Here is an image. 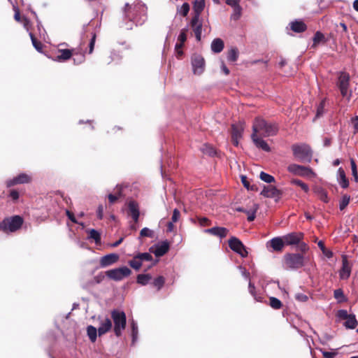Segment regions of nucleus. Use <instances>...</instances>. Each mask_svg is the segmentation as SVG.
Listing matches in <instances>:
<instances>
[{"mask_svg":"<svg viewBox=\"0 0 358 358\" xmlns=\"http://www.w3.org/2000/svg\"><path fill=\"white\" fill-rule=\"evenodd\" d=\"M278 126L275 122H268L264 119L257 117L252 124V134L262 137H269L277 134Z\"/></svg>","mask_w":358,"mask_h":358,"instance_id":"nucleus-1","label":"nucleus"},{"mask_svg":"<svg viewBox=\"0 0 358 358\" xmlns=\"http://www.w3.org/2000/svg\"><path fill=\"white\" fill-rule=\"evenodd\" d=\"M306 257L300 253H286L283 256V266L287 270H297L304 266Z\"/></svg>","mask_w":358,"mask_h":358,"instance_id":"nucleus-2","label":"nucleus"},{"mask_svg":"<svg viewBox=\"0 0 358 358\" xmlns=\"http://www.w3.org/2000/svg\"><path fill=\"white\" fill-rule=\"evenodd\" d=\"M111 318L114 324V334L117 337H120L126 327V315L124 311L118 309H114L111 311Z\"/></svg>","mask_w":358,"mask_h":358,"instance_id":"nucleus-3","label":"nucleus"},{"mask_svg":"<svg viewBox=\"0 0 358 358\" xmlns=\"http://www.w3.org/2000/svg\"><path fill=\"white\" fill-rule=\"evenodd\" d=\"M292 150L293 155L296 158L299 159L301 162H310L312 159L313 152L310 145L308 144H293L292 145Z\"/></svg>","mask_w":358,"mask_h":358,"instance_id":"nucleus-4","label":"nucleus"},{"mask_svg":"<svg viewBox=\"0 0 358 358\" xmlns=\"http://www.w3.org/2000/svg\"><path fill=\"white\" fill-rule=\"evenodd\" d=\"M23 222L24 220L20 215L7 217L0 222V230L6 233L15 232L22 227Z\"/></svg>","mask_w":358,"mask_h":358,"instance_id":"nucleus-5","label":"nucleus"},{"mask_svg":"<svg viewBox=\"0 0 358 358\" xmlns=\"http://www.w3.org/2000/svg\"><path fill=\"white\" fill-rule=\"evenodd\" d=\"M131 271L127 266H122L106 271V275L110 280L115 281L122 280L129 276Z\"/></svg>","mask_w":358,"mask_h":358,"instance_id":"nucleus-6","label":"nucleus"},{"mask_svg":"<svg viewBox=\"0 0 358 358\" xmlns=\"http://www.w3.org/2000/svg\"><path fill=\"white\" fill-rule=\"evenodd\" d=\"M350 77L348 73L341 71L338 78L337 86L343 97L348 96V89L350 86ZM351 94H349V97Z\"/></svg>","mask_w":358,"mask_h":358,"instance_id":"nucleus-7","label":"nucleus"},{"mask_svg":"<svg viewBox=\"0 0 358 358\" xmlns=\"http://www.w3.org/2000/svg\"><path fill=\"white\" fill-rule=\"evenodd\" d=\"M287 171L293 175L301 177H310L315 174L312 169L310 167L299 165L296 164H289L287 166Z\"/></svg>","mask_w":358,"mask_h":358,"instance_id":"nucleus-8","label":"nucleus"},{"mask_svg":"<svg viewBox=\"0 0 358 358\" xmlns=\"http://www.w3.org/2000/svg\"><path fill=\"white\" fill-rule=\"evenodd\" d=\"M229 247L231 250L238 254L242 257H246L248 252L243 243L236 237H231L229 241Z\"/></svg>","mask_w":358,"mask_h":358,"instance_id":"nucleus-9","label":"nucleus"},{"mask_svg":"<svg viewBox=\"0 0 358 358\" xmlns=\"http://www.w3.org/2000/svg\"><path fill=\"white\" fill-rule=\"evenodd\" d=\"M192 65L194 74L201 75L205 68V60L200 55H194L192 58Z\"/></svg>","mask_w":358,"mask_h":358,"instance_id":"nucleus-10","label":"nucleus"},{"mask_svg":"<svg viewBox=\"0 0 358 358\" xmlns=\"http://www.w3.org/2000/svg\"><path fill=\"white\" fill-rule=\"evenodd\" d=\"M244 130L243 124L239 122L231 125V142L235 146L238 145V141L242 138V134Z\"/></svg>","mask_w":358,"mask_h":358,"instance_id":"nucleus-11","label":"nucleus"},{"mask_svg":"<svg viewBox=\"0 0 358 358\" xmlns=\"http://www.w3.org/2000/svg\"><path fill=\"white\" fill-rule=\"evenodd\" d=\"M286 245H296L304 238V234L302 232H292L283 236Z\"/></svg>","mask_w":358,"mask_h":358,"instance_id":"nucleus-12","label":"nucleus"},{"mask_svg":"<svg viewBox=\"0 0 358 358\" xmlns=\"http://www.w3.org/2000/svg\"><path fill=\"white\" fill-rule=\"evenodd\" d=\"M282 194L281 190L278 189L275 186L269 185L265 186L261 192V195L266 198H276L279 199Z\"/></svg>","mask_w":358,"mask_h":358,"instance_id":"nucleus-13","label":"nucleus"},{"mask_svg":"<svg viewBox=\"0 0 358 358\" xmlns=\"http://www.w3.org/2000/svg\"><path fill=\"white\" fill-rule=\"evenodd\" d=\"M190 25L194 31L196 41H200L202 32V22L197 17H192Z\"/></svg>","mask_w":358,"mask_h":358,"instance_id":"nucleus-14","label":"nucleus"},{"mask_svg":"<svg viewBox=\"0 0 358 358\" xmlns=\"http://www.w3.org/2000/svg\"><path fill=\"white\" fill-rule=\"evenodd\" d=\"M31 181V177L26 173H20L13 179L7 181V186L11 187L18 184L29 183Z\"/></svg>","mask_w":358,"mask_h":358,"instance_id":"nucleus-15","label":"nucleus"},{"mask_svg":"<svg viewBox=\"0 0 358 358\" xmlns=\"http://www.w3.org/2000/svg\"><path fill=\"white\" fill-rule=\"evenodd\" d=\"M267 245H269L272 248L273 250L278 252H281L283 250L285 243V240L282 237H275L270 240L267 243Z\"/></svg>","mask_w":358,"mask_h":358,"instance_id":"nucleus-16","label":"nucleus"},{"mask_svg":"<svg viewBox=\"0 0 358 358\" xmlns=\"http://www.w3.org/2000/svg\"><path fill=\"white\" fill-rule=\"evenodd\" d=\"M100 323L98 327V334L99 336H101L107 332H108L112 329V322L108 317H99Z\"/></svg>","mask_w":358,"mask_h":358,"instance_id":"nucleus-17","label":"nucleus"},{"mask_svg":"<svg viewBox=\"0 0 358 358\" xmlns=\"http://www.w3.org/2000/svg\"><path fill=\"white\" fill-rule=\"evenodd\" d=\"M351 273V266L348 260L347 255L342 256V267L340 270V277L342 279H347L349 278Z\"/></svg>","mask_w":358,"mask_h":358,"instance_id":"nucleus-18","label":"nucleus"},{"mask_svg":"<svg viewBox=\"0 0 358 358\" xmlns=\"http://www.w3.org/2000/svg\"><path fill=\"white\" fill-rule=\"evenodd\" d=\"M58 52L59 55L55 59L57 62H64L69 59L73 55H78L77 52H74V50L70 49H59Z\"/></svg>","mask_w":358,"mask_h":358,"instance_id":"nucleus-19","label":"nucleus"},{"mask_svg":"<svg viewBox=\"0 0 358 358\" xmlns=\"http://www.w3.org/2000/svg\"><path fill=\"white\" fill-rule=\"evenodd\" d=\"M205 232L221 238H225L228 233L229 229L225 227H215L205 230Z\"/></svg>","mask_w":358,"mask_h":358,"instance_id":"nucleus-20","label":"nucleus"},{"mask_svg":"<svg viewBox=\"0 0 358 358\" xmlns=\"http://www.w3.org/2000/svg\"><path fill=\"white\" fill-rule=\"evenodd\" d=\"M119 259V255L117 254L111 253L102 257L100 259V266L101 267H106L117 262Z\"/></svg>","mask_w":358,"mask_h":358,"instance_id":"nucleus-21","label":"nucleus"},{"mask_svg":"<svg viewBox=\"0 0 358 358\" xmlns=\"http://www.w3.org/2000/svg\"><path fill=\"white\" fill-rule=\"evenodd\" d=\"M289 25L290 29L295 33H303L307 29V25L301 20H295L291 22Z\"/></svg>","mask_w":358,"mask_h":358,"instance_id":"nucleus-22","label":"nucleus"},{"mask_svg":"<svg viewBox=\"0 0 358 358\" xmlns=\"http://www.w3.org/2000/svg\"><path fill=\"white\" fill-rule=\"evenodd\" d=\"M251 138L255 145L264 151L270 152L271 148L268 143L262 139V136H257L256 134H252Z\"/></svg>","mask_w":358,"mask_h":358,"instance_id":"nucleus-23","label":"nucleus"},{"mask_svg":"<svg viewBox=\"0 0 358 358\" xmlns=\"http://www.w3.org/2000/svg\"><path fill=\"white\" fill-rule=\"evenodd\" d=\"M169 243L167 241H163L155 246V250L153 251L155 255L157 257H162L169 250Z\"/></svg>","mask_w":358,"mask_h":358,"instance_id":"nucleus-24","label":"nucleus"},{"mask_svg":"<svg viewBox=\"0 0 358 358\" xmlns=\"http://www.w3.org/2000/svg\"><path fill=\"white\" fill-rule=\"evenodd\" d=\"M224 41L219 38H215L211 43V50L215 53H220L224 49Z\"/></svg>","mask_w":358,"mask_h":358,"instance_id":"nucleus-25","label":"nucleus"},{"mask_svg":"<svg viewBox=\"0 0 358 358\" xmlns=\"http://www.w3.org/2000/svg\"><path fill=\"white\" fill-rule=\"evenodd\" d=\"M128 206V214L130 216L140 214L139 205L134 200H131L127 203Z\"/></svg>","mask_w":358,"mask_h":358,"instance_id":"nucleus-26","label":"nucleus"},{"mask_svg":"<svg viewBox=\"0 0 358 358\" xmlns=\"http://www.w3.org/2000/svg\"><path fill=\"white\" fill-rule=\"evenodd\" d=\"M122 189L120 186H117L115 189V194H109L108 195V201L110 204L115 203L117 199L122 197Z\"/></svg>","mask_w":358,"mask_h":358,"instance_id":"nucleus-27","label":"nucleus"},{"mask_svg":"<svg viewBox=\"0 0 358 358\" xmlns=\"http://www.w3.org/2000/svg\"><path fill=\"white\" fill-rule=\"evenodd\" d=\"M205 6L203 0H196L194 2L193 9H194V16L193 17H197V18H199L200 14L203 10Z\"/></svg>","mask_w":358,"mask_h":358,"instance_id":"nucleus-28","label":"nucleus"},{"mask_svg":"<svg viewBox=\"0 0 358 358\" xmlns=\"http://www.w3.org/2000/svg\"><path fill=\"white\" fill-rule=\"evenodd\" d=\"M358 322L356 320L355 315L351 314L350 317L343 322V325L346 329H354L357 327Z\"/></svg>","mask_w":358,"mask_h":358,"instance_id":"nucleus-29","label":"nucleus"},{"mask_svg":"<svg viewBox=\"0 0 358 358\" xmlns=\"http://www.w3.org/2000/svg\"><path fill=\"white\" fill-rule=\"evenodd\" d=\"M338 173L340 177L339 184L343 188H347L349 186V181L346 178L344 170L342 168H339Z\"/></svg>","mask_w":358,"mask_h":358,"instance_id":"nucleus-30","label":"nucleus"},{"mask_svg":"<svg viewBox=\"0 0 358 358\" xmlns=\"http://www.w3.org/2000/svg\"><path fill=\"white\" fill-rule=\"evenodd\" d=\"M97 332H98V329H96V327H94L92 325H90L87 327V336H89L90 340L92 343L95 342L96 340Z\"/></svg>","mask_w":358,"mask_h":358,"instance_id":"nucleus-31","label":"nucleus"},{"mask_svg":"<svg viewBox=\"0 0 358 358\" xmlns=\"http://www.w3.org/2000/svg\"><path fill=\"white\" fill-rule=\"evenodd\" d=\"M313 41V47H316L321 42L326 43V41H327L325 39L324 35L320 31H317L314 34Z\"/></svg>","mask_w":358,"mask_h":358,"instance_id":"nucleus-32","label":"nucleus"},{"mask_svg":"<svg viewBox=\"0 0 358 358\" xmlns=\"http://www.w3.org/2000/svg\"><path fill=\"white\" fill-rule=\"evenodd\" d=\"M29 36L31 38L32 45L34 47V48L39 52H42L43 45V43L38 41L33 33H29Z\"/></svg>","mask_w":358,"mask_h":358,"instance_id":"nucleus-33","label":"nucleus"},{"mask_svg":"<svg viewBox=\"0 0 358 358\" xmlns=\"http://www.w3.org/2000/svg\"><path fill=\"white\" fill-rule=\"evenodd\" d=\"M201 150L203 154L208 155L211 157H213L216 155L215 149L210 144L203 145Z\"/></svg>","mask_w":358,"mask_h":358,"instance_id":"nucleus-34","label":"nucleus"},{"mask_svg":"<svg viewBox=\"0 0 358 358\" xmlns=\"http://www.w3.org/2000/svg\"><path fill=\"white\" fill-rule=\"evenodd\" d=\"M131 326L132 345H134L138 339V329L137 323L134 320H132V322L131 323Z\"/></svg>","mask_w":358,"mask_h":358,"instance_id":"nucleus-35","label":"nucleus"},{"mask_svg":"<svg viewBox=\"0 0 358 358\" xmlns=\"http://www.w3.org/2000/svg\"><path fill=\"white\" fill-rule=\"evenodd\" d=\"M89 238L93 239L96 244L101 243V234L96 230L92 229L89 230Z\"/></svg>","mask_w":358,"mask_h":358,"instance_id":"nucleus-36","label":"nucleus"},{"mask_svg":"<svg viewBox=\"0 0 358 358\" xmlns=\"http://www.w3.org/2000/svg\"><path fill=\"white\" fill-rule=\"evenodd\" d=\"M238 57V50L236 48H231L227 54V59L229 62H235Z\"/></svg>","mask_w":358,"mask_h":358,"instance_id":"nucleus-37","label":"nucleus"},{"mask_svg":"<svg viewBox=\"0 0 358 358\" xmlns=\"http://www.w3.org/2000/svg\"><path fill=\"white\" fill-rule=\"evenodd\" d=\"M151 278L149 274H139L137 276V282L145 285L149 283Z\"/></svg>","mask_w":358,"mask_h":358,"instance_id":"nucleus-38","label":"nucleus"},{"mask_svg":"<svg viewBox=\"0 0 358 358\" xmlns=\"http://www.w3.org/2000/svg\"><path fill=\"white\" fill-rule=\"evenodd\" d=\"M129 264L135 270H138L141 267L142 262L139 257H138V255H136L129 262Z\"/></svg>","mask_w":358,"mask_h":358,"instance_id":"nucleus-39","label":"nucleus"},{"mask_svg":"<svg viewBox=\"0 0 358 358\" xmlns=\"http://www.w3.org/2000/svg\"><path fill=\"white\" fill-rule=\"evenodd\" d=\"M350 201V196L349 195L345 194L342 196L340 203H339V209L341 210H343L349 204Z\"/></svg>","mask_w":358,"mask_h":358,"instance_id":"nucleus-40","label":"nucleus"},{"mask_svg":"<svg viewBox=\"0 0 358 358\" xmlns=\"http://www.w3.org/2000/svg\"><path fill=\"white\" fill-rule=\"evenodd\" d=\"M291 184L296 185L300 187L305 192H308L309 191V187L307 184L303 182L302 180L299 179H292L290 181Z\"/></svg>","mask_w":358,"mask_h":358,"instance_id":"nucleus-41","label":"nucleus"},{"mask_svg":"<svg viewBox=\"0 0 358 358\" xmlns=\"http://www.w3.org/2000/svg\"><path fill=\"white\" fill-rule=\"evenodd\" d=\"M259 178L262 180L267 183H271L275 182V178L273 176L263 171L260 173Z\"/></svg>","mask_w":358,"mask_h":358,"instance_id":"nucleus-42","label":"nucleus"},{"mask_svg":"<svg viewBox=\"0 0 358 358\" xmlns=\"http://www.w3.org/2000/svg\"><path fill=\"white\" fill-rule=\"evenodd\" d=\"M257 209L258 205L254 204V208L252 210H247L246 214L248 215V221L252 222L255 219Z\"/></svg>","mask_w":358,"mask_h":358,"instance_id":"nucleus-43","label":"nucleus"},{"mask_svg":"<svg viewBox=\"0 0 358 358\" xmlns=\"http://www.w3.org/2000/svg\"><path fill=\"white\" fill-rule=\"evenodd\" d=\"M154 236V232L151 229L144 227L140 231L139 238L143 237L152 238Z\"/></svg>","mask_w":358,"mask_h":358,"instance_id":"nucleus-44","label":"nucleus"},{"mask_svg":"<svg viewBox=\"0 0 358 358\" xmlns=\"http://www.w3.org/2000/svg\"><path fill=\"white\" fill-rule=\"evenodd\" d=\"M317 194L321 201H322L324 203L329 202V197L327 191L324 189L320 188L317 190Z\"/></svg>","mask_w":358,"mask_h":358,"instance_id":"nucleus-45","label":"nucleus"},{"mask_svg":"<svg viewBox=\"0 0 358 358\" xmlns=\"http://www.w3.org/2000/svg\"><path fill=\"white\" fill-rule=\"evenodd\" d=\"M350 315L346 310L342 309L337 311L336 317L340 320H346Z\"/></svg>","mask_w":358,"mask_h":358,"instance_id":"nucleus-46","label":"nucleus"},{"mask_svg":"<svg viewBox=\"0 0 358 358\" xmlns=\"http://www.w3.org/2000/svg\"><path fill=\"white\" fill-rule=\"evenodd\" d=\"M270 306L274 309H279L282 306L281 301L275 297H270Z\"/></svg>","mask_w":358,"mask_h":358,"instance_id":"nucleus-47","label":"nucleus"},{"mask_svg":"<svg viewBox=\"0 0 358 358\" xmlns=\"http://www.w3.org/2000/svg\"><path fill=\"white\" fill-rule=\"evenodd\" d=\"M233 9L234 12L231 16V18L234 20H238L241 16L242 8L241 6H236V8H234Z\"/></svg>","mask_w":358,"mask_h":358,"instance_id":"nucleus-48","label":"nucleus"},{"mask_svg":"<svg viewBox=\"0 0 358 358\" xmlns=\"http://www.w3.org/2000/svg\"><path fill=\"white\" fill-rule=\"evenodd\" d=\"M325 102H326V99H324L321 101V102L318 105V106L317 108V113H316L317 117H319L324 114Z\"/></svg>","mask_w":358,"mask_h":358,"instance_id":"nucleus-49","label":"nucleus"},{"mask_svg":"<svg viewBox=\"0 0 358 358\" xmlns=\"http://www.w3.org/2000/svg\"><path fill=\"white\" fill-rule=\"evenodd\" d=\"M96 33H92V38L90 41V43H89V45H88V54L91 55L93 51H94V45H95V42H96Z\"/></svg>","mask_w":358,"mask_h":358,"instance_id":"nucleus-50","label":"nucleus"},{"mask_svg":"<svg viewBox=\"0 0 358 358\" xmlns=\"http://www.w3.org/2000/svg\"><path fill=\"white\" fill-rule=\"evenodd\" d=\"M178 13L183 17L187 16L189 11V5L188 3H184L180 9L178 10Z\"/></svg>","mask_w":358,"mask_h":358,"instance_id":"nucleus-51","label":"nucleus"},{"mask_svg":"<svg viewBox=\"0 0 358 358\" xmlns=\"http://www.w3.org/2000/svg\"><path fill=\"white\" fill-rule=\"evenodd\" d=\"M350 164H351L352 173L354 180L355 182H358V174H357V165L353 159H350Z\"/></svg>","mask_w":358,"mask_h":358,"instance_id":"nucleus-52","label":"nucleus"},{"mask_svg":"<svg viewBox=\"0 0 358 358\" xmlns=\"http://www.w3.org/2000/svg\"><path fill=\"white\" fill-rule=\"evenodd\" d=\"M165 282L164 278L163 276H159L155 278L153 281L154 285L158 289H160Z\"/></svg>","mask_w":358,"mask_h":358,"instance_id":"nucleus-53","label":"nucleus"},{"mask_svg":"<svg viewBox=\"0 0 358 358\" xmlns=\"http://www.w3.org/2000/svg\"><path fill=\"white\" fill-rule=\"evenodd\" d=\"M241 182L243 185V186L248 190H255L256 188H255L253 186H250V182L248 180V178L245 176H241Z\"/></svg>","mask_w":358,"mask_h":358,"instance_id":"nucleus-54","label":"nucleus"},{"mask_svg":"<svg viewBox=\"0 0 358 358\" xmlns=\"http://www.w3.org/2000/svg\"><path fill=\"white\" fill-rule=\"evenodd\" d=\"M296 245H298L299 250L301 252V254L303 255L309 250L308 245L302 241H301Z\"/></svg>","mask_w":358,"mask_h":358,"instance_id":"nucleus-55","label":"nucleus"},{"mask_svg":"<svg viewBox=\"0 0 358 358\" xmlns=\"http://www.w3.org/2000/svg\"><path fill=\"white\" fill-rule=\"evenodd\" d=\"M137 255L138 257H139L141 259V262L143 261L150 262L152 260V256L148 252L138 253Z\"/></svg>","mask_w":358,"mask_h":358,"instance_id":"nucleus-56","label":"nucleus"},{"mask_svg":"<svg viewBox=\"0 0 358 358\" xmlns=\"http://www.w3.org/2000/svg\"><path fill=\"white\" fill-rule=\"evenodd\" d=\"M187 29H183L180 31V33L178 37V41L179 43H185L187 40Z\"/></svg>","mask_w":358,"mask_h":358,"instance_id":"nucleus-57","label":"nucleus"},{"mask_svg":"<svg viewBox=\"0 0 358 358\" xmlns=\"http://www.w3.org/2000/svg\"><path fill=\"white\" fill-rule=\"evenodd\" d=\"M334 297L338 302L341 303L347 300V297L344 295V292H334Z\"/></svg>","mask_w":358,"mask_h":358,"instance_id":"nucleus-58","label":"nucleus"},{"mask_svg":"<svg viewBox=\"0 0 358 358\" xmlns=\"http://www.w3.org/2000/svg\"><path fill=\"white\" fill-rule=\"evenodd\" d=\"M180 217V213L178 209L175 208L173 211V215L171 217L172 222H177Z\"/></svg>","mask_w":358,"mask_h":358,"instance_id":"nucleus-59","label":"nucleus"},{"mask_svg":"<svg viewBox=\"0 0 358 358\" xmlns=\"http://www.w3.org/2000/svg\"><path fill=\"white\" fill-rule=\"evenodd\" d=\"M199 223L201 226H209L211 224L210 220L207 217H199L198 218Z\"/></svg>","mask_w":358,"mask_h":358,"instance_id":"nucleus-60","label":"nucleus"},{"mask_svg":"<svg viewBox=\"0 0 358 358\" xmlns=\"http://www.w3.org/2000/svg\"><path fill=\"white\" fill-rule=\"evenodd\" d=\"M66 215H67L68 218H69V219L72 222L76 223V224H80V225H83V223H80V222H78L77 221V220H76V217H75L74 214H73L72 212H71V211H69V210H66Z\"/></svg>","mask_w":358,"mask_h":358,"instance_id":"nucleus-61","label":"nucleus"},{"mask_svg":"<svg viewBox=\"0 0 358 358\" xmlns=\"http://www.w3.org/2000/svg\"><path fill=\"white\" fill-rule=\"evenodd\" d=\"M320 351L322 352L324 358H334L336 355V352H327L322 349H320Z\"/></svg>","mask_w":358,"mask_h":358,"instance_id":"nucleus-62","label":"nucleus"},{"mask_svg":"<svg viewBox=\"0 0 358 358\" xmlns=\"http://www.w3.org/2000/svg\"><path fill=\"white\" fill-rule=\"evenodd\" d=\"M295 298L299 301H306L308 299V296L306 295L303 292H297Z\"/></svg>","mask_w":358,"mask_h":358,"instance_id":"nucleus-63","label":"nucleus"},{"mask_svg":"<svg viewBox=\"0 0 358 358\" xmlns=\"http://www.w3.org/2000/svg\"><path fill=\"white\" fill-rule=\"evenodd\" d=\"M9 196L13 201H15L19 199V192L15 189H12L10 192Z\"/></svg>","mask_w":358,"mask_h":358,"instance_id":"nucleus-64","label":"nucleus"}]
</instances>
